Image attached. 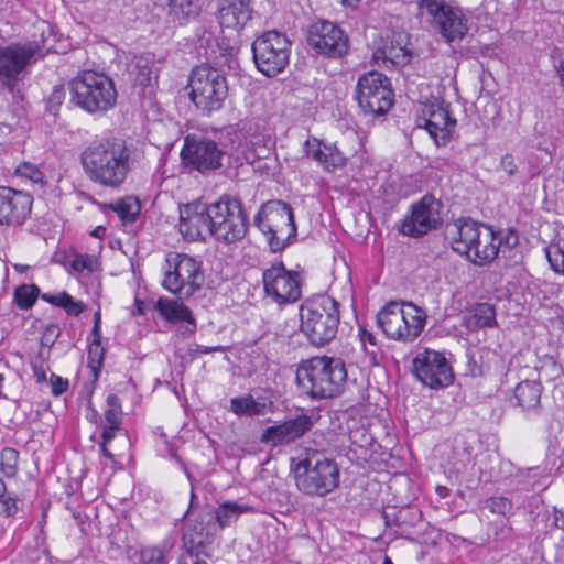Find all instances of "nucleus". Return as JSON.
<instances>
[{
  "label": "nucleus",
  "instance_id": "nucleus-3",
  "mask_svg": "<svg viewBox=\"0 0 564 564\" xmlns=\"http://www.w3.org/2000/svg\"><path fill=\"white\" fill-rule=\"evenodd\" d=\"M291 467L297 489L306 496L325 497L339 486V467L324 452L306 449Z\"/></svg>",
  "mask_w": 564,
  "mask_h": 564
},
{
  "label": "nucleus",
  "instance_id": "nucleus-24",
  "mask_svg": "<svg viewBox=\"0 0 564 564\" xmlns=\"http://www.w3.org/2000/svg\"><path fill=\"white\" fill-rule=\"evenodd\" d=\"M312 427V417L302 413L295 417L267 427L262 432L260 441L273 447L288 445L302 437Z\"/></svg>",
  "mask_w": 564,
  "mask_h": 564
},
{
  "label": "nucleus",
  "instance_id": "nucleus-6",
  "mask_svg": "<svg viewBox=\"0 0 564 564\" xmlns=\"http://www.w3.org/2000/svg\"><path fill=\"white\" fill-rule=\"evenodd\" d=\"M417 15L447 44L460 43L469 31L468 11L454 0H417Z\"/></svg>",
  "mask_w": 564,
  "mask_h": 564
},
{
  "label": "nucleus",
  "instance_id": "nucleus-17",
  "mask_svg": "<svg viewBox=\"0 0 564 564\" xmlns=\"http://www.w3.org/2000/svg\"><path fill=\"white\" fill-rule=\"evenodd\" d=\"M456 127V119L452 117L449 105L444 100L435 99L422 104L416 118V128L425 129L436 145L449 142Z\"/></svg>",
  "mask_w": 564,
  "mask_h": 564
},
{
  "label": "nucleus",
  "instance_id": "nucleus-28",
  "mask_svg": "<svg viewBox=\"0 0 564 564\" xmlns=\"http://www.w3.org/2000/svg\"><path fill=\"white\" fill-rule=\"evenodd\" d=\"M198 43L202 47L210 48L212 53L215 54V58H217V53L219 57L224 58V64L228 66V68H234L237 65V54L239 51L237 41H232L227 36H220L218 39H214L213 33L207 31L206 29L197 30Z\"/></svg>",
  "mask_w": 564,
  "mask_h": 564
},
{
  "label": "nucleus",
  "instance_id": "nucleus-61",
  "mask_svg": "<svg viewBox=\"0 0 564 564\" xmlns=\"http://www.w3.org/2000/svg\"><path fill=\"white\" fill-rule=\"evenodd\" d=\"M512 536V528L507 523H501L496 527L495 539L500 541H506L511 539Z\"/></svg>",
  "mask_w": 564,
  "mask_h": 564
},
{
  "label": "nucleus",
  "instance_id": "nucleus-10",
  "mask_svg": "<svg viewBox=\"0 0 564 564\" xmlns=\"http://www.w3.org/2000/svg\"><path fill=\"white\" fill-rule=\"evenodd\" d=\"M251 50L257 69L267 77L279 75L289 65L291 42L285 34L275 30L258 36Z\"/></svg>",
  "mask_w": 564,
  "mask_h": 564
},
{
  "label": "nucleus",
  "instance_id": "nucleus-14",
  "mask_svg": "<svg viewBox=\"0 0 564 564\" xmlns=\"http://www.w3.org/2000/svg\"><path fill=\"white\" fill-rule=\"evenodd\" d=\"M40 56L41 47L36 42L12 43L0 47V84L12 91L25 68Z\"/></svg>",
  "mask_w": 564,
  "mask_h": 564
},
{
  "label": "nucleus",
  "instance_id": "nucleus-51",
  "mask_svg": "<svg viewBox=\"0 0 564 564\" xmlns=\"http://www.w3.org/2000/svg\"><path fill=\"white\" fill-rule=\"evenodd\" d=\"M380 189H382V197L387 203L394 202L400 197V186L395 178H384Z\"/></svg>",
  "mask_w": 564,
  "mask_h": 564
},
{
  "label": "nucleus",
  "instance_id": "nucleus-16",
  "mask_svg": "<svg viewBox=\"0 0 564 564\" xmlns=\"http://www.w3.org/2000/svg\"><path fill=\"white\" fill-rule=\"evenodd\" d=\"M307 44L329 58L345 56L350 47L347 33L335 22L321 20L312 23L306 34Z\"/></svg>",
  "mask_w": 564,
  "mask_h": 564
},
{
  "label": "nucleus",
  "instance_id": "nucleus-49",
  "mask_svg": "<svg viewBox=\"0 0 564 564\" xmlns=\"http://www.w3.org/2000/svg\"><path fill=\"white\" fill-rule=\"evenodd\" d=\"M69 267L73 271L78 273L84 271L93 272L96 268V260L93 256L87 253H77L69 262Z\"/></svg>",
  "mask_w": 564,
  "mask_h": 564
},
{
  "label": "nucleus",
  "instance_id": "nucleus-41",
  "mask_svg": "<svg viewBox=\"0 0 564 564\" xmlns=\"http://www.w3.org/2000/svg\"><path fill=\"white\" fill-rule=\"evenodd\" d=\"M495 243L496 231L494 228H485L482 242L479 243L468 261L478 267L491 263L499 256V249Z\"/></svg>",
  "mask_w": 564,
  "mask_h": 564
},
{
  "label": "nucleus",
  "instance_id": "nucleus-53",
  "mask_svg": "<svg viewBox=\"0 0 564 564\" xmlns=\"http://www.w3.org/2000/svg\"><path fill=\"white\" fill-rule=\"evenodd\" d=\"M66 97V90L63 86L54 87L47 102V108L51 113H55L58 107L63 104Z\"/></svg>",
  "mask_w": 564,
  "mask_h": 564
},
{
  "label": "nucleus",
  "instance_id": "nucleus-19",
  "mask_svg": "<svg viewBox=\"0 0 564 564\" xmlns=\"http://www.w3.org/2000/svg\"><path fill=\"white\" fill-rule=\"evenodd\" d=\"M413 373L424 386L443 389L453 383L454 372L442 352L424 349L413 359Z\"/></svg>",
  "mask_w": 564,
  "mask_h": 564
},
{
  "label": "nucleus",
  "instance_id": "nucleus-25",
  "mask_svg": "<svg viewBox=\"0 0 564 564\" xmlns=\"http://www.w3.org/2000/svg\"><path fill=\"white\" fill-rule=\"evenodd\" d=\"M212 224H214L212 204L187 205L185 210H181L180 232L191 240L204 239L207 234L213 236Z\"/></svg>",
  "mask_w": 564,
  "mask_h": 564
},
{
  "label": "nucleus",
  "instance_id": "nucleus-38",
  "mask_svg": "<svg viewBox=\"0 0 564 564\" xmlns=\"http://www.w3.org/2000/svg\"><path fill=\"white\" fill-rule=\"evenodd\" d=\"M107 206L118 215L123 227L129 228V231L133 230V225L141 214V203L139 198L127 196Z\"/></svg>",
  "mask_w": 564,
  "mask_h": 564
},
{
  "label": "nucleus",
  "instance_id": "nucleus-2",
  "mask_svg": "<svg viewBox=\"0 0 564 564\" xmlns=\"http://www.w3.org/2000/svg\"><path fill=\"white\" fill-rule=\"evenodd\" d=\"M141 152L122 139H105L91 144L82 154V162L91 176H126L135 172Z\"/></svg>",
  "mask_w": 564,
  "mask_h": 564
},
{
  "label": "nucleus",
  "instance_id": "nucleus-26",
  "mask_svg": "<svg viewBox=\"0 0 564 564\" xmlns=\"http://www.w3.org/2000/svg\"><path fill=\"white\" fill-rule=\"evenodd\" d=\"M304 152L327 173L341 170L348 160L335 143H328L315 137L308 138L304 142Z\"/></svg>",
  "mask_w": 564,
  "mask_h": 564
},
{
  "label": "nucleus",
  "instance_id": "nucleus-55",
  "mask_svg": "<svg viewBox=\"0 0 564 564\" xmlns=\"http://www.w3.org/2000/svg\"><path fill=\"white\" fill-rule=\"evenodd\" d=\"M202 554H205V550L204 551L186 550L180 556V564H207L205 561H203L200 558Z\"/></svg>",
  "mask_w": 564,
  "mask_h": 564
},
{
  "label": "nucleus",
  "instance_id": "nucleus-1",
  "mask_svg": "<svg viewBox=\"0 0 564 564\" xmlns=\"http://www.w3.org/2000/svg\"><path fill=\"white\" fill-rule=\"evenodd\" d=\"M347 379L345 361L328 356H317L302 360L295 373V381L301 392L314 400L340 395L344 392Z\"/></svg>",
  "mask_w": 564,
  "mask_h": 564
},
{
  "label": "nucleus",
  "instance_id": "nucleus-8",
  "mask_svg": "<svg viewBox=\"0 0 564 564\" xmlns=\"http://www.w3.org/2000/svg\"><path fill=\"white\" fill-rule=\"evenodd\" d=\"M189 99L203 113L210 116L220 110L228 97L226 75L208 64L195 66L188 78Z\"/></svg>",
  "mask_w": 564,
  "mask_h": 564
},
{
  "label": "nucleus",
  "instance_id": "nucleus-12",
  "mask_svg": "<svg viewBox=\"0 0 564 564\" xmlns=\"http://www.w3.org/2000/svg\"><path fill=\"white\" fill-rule=\"evenodd\" d=\"M213 236L226 243L241 240L248 230V216L238 197L223 196L212 204Z\"/></svg>",
  "mask_w": 564,
  "mask_h": 564
},
{
  "label": "nucleus",
  "instance_id": "nucleus-54",
  "mask_svg": "<svg viewBox=\"0 0 564 564\" xmlns=\"http://www.w3.org/2000/svg\"><path fill=\"white\" fill-rule=\"evenodd\" d=\"M17 511V499L4 495L0 497V516L9 518L14 516Z\"/></svg>",
  "mask_w": 564,
  "mask_h": 564
},
{
  "label": "nucleus",
  "instance_id": "nucleus-30",
  "mask_svg": "<svg viewBox=\"0 0 564 564\" xmlns=\"http://www.w3.org/2000/svg\"><path fill=\"white\" fill-rule=\"evenodd\" d=\"M382 518L387 527H397L398 534L405 538L409 529L414 528L422 521V512L417 507L403 506L400 509L391 508L383 511Z\"/></svg>",
  "mask_w": 564,
  "mask_h": 564
},
{
  "label": "nucleus",
  "instance_id": "nucleus-21",
  "mask_svg": "<svg viewBox=\"0 0 564 564\" xmlns=\"http://www.w3.org/2000/svg\"><path fill=\"white\" fill-rule=\"evenodd\" d=\"M485 228H494L490 225L479 223L470 217H460L456 219L451 227H447V236L452 249L465 256L467 260L476 252L479 243L482 242Z\"/></svg>",
  "mask_w": 564,
  "mask_h": 564
},
{
  "label": "nucleus",
  "instance_id": "nucleus-62",
  "mask_svg": "<svg viewBox=\"0 0 564 564\" xmlns=\"http://www.w3.org/2000/svg\"><path fill=\"white\" fill-rule=\"evenodd\" d=\"M501 166L503 167V171L509 175H512L517 171V166L513 163V158L510 154H507L501 159Z\"/></svg>",
  "mask_w": 564,
  "mask_h": 564
},
{
  "label": "nucleus",
  "instance_id": "nucleus-63",
  "mask_svg": "<svg viewBox=\"0 0 564 564\" xmlns=\"http://www.w3.org/2000/svg\"><path fill=\"white\" fill-rule=\"evenodd\" d=\"M542 362H543V365L541 367L535 366V370H538L540 375L542 373V371L546 367H551L552 368V372L554 375L558 373L560 369H558V366H557V364H556V361L554 360L553 357H545Z\"/></svg>",
  "mask_w": 564,
  "mask_h": 564
},
{
  "label": "nucleus",
  "instance_id": "nucleus-13",
  "mask_svg": "<svg viewBox=\"0 0 564 564\" xmlns=\"http://www.w3.org/2000/svg\"><path fill=\"white\" fill-rule=\"evenodd\" d=\"M443 203L431 194L424 195L420 200L410 205L398 230L410 238H422L429 232L438 229L443 224Z\"/></svg>",
  "mask_w": 564,
  "mask_h": 564
},
{
  "label": "nucleus",
  "instance_id": "nucleus-35",
  "mask_svg": "<svg viewBox=\"0 0 564 564\" xmlns=\"http://www.w3.org/2000/svg\"><path fill=\"white\" fill-rule=\"evenodd\" d=\"M107 409L104 411V415L100 419L101 434H105V438H115L117 433L121 431L122 425V411L121 400L115 394H108L106 399Z\"/></svg>",
  "mask_w": 564,
  "mask_h": 564
},
{
  "label": "nucleus",
  "instance_id": "nucleus-18",
  "mask_svg": "<svg viewBox=\"0 0 564 564\" xmlns=\"http://www.w3.org/2000/svg\"><path fill=\"white\" fill-rule=\"evenodd\" d=\"M263 289L278 304L296 302L302 295L299 272L286 270L283 262H275L262 272Z\"/></svg>",
  "mask_w": 564,
  "mask_h": 564
},
{
  "label": "nucleus",
  "instance_id": "nucleus-44",
  "mask_svg": "<svg viewBox=\"0 0 564 564\" xmlns=\"http://www.w3.org/2000/svg\"><path fill=\"white\" fill-rule=\"evenodd\" d=\"M519 243V237L516 230H498L496 231V246L499 249V254L503 258H511L513 249Z\"/></svg>",
  "mask_w": 564,
  "mask_h": 564
},
{
  "label": "nucleus",
  "instance_id": "nucleus-23",
  "mask_svg": "<svg viewBox=\"0 0 564 564\" xmlns=\"http://www.w3.org/2000/svg\"><path fill=\"white\" fill-rule=\"evenodd\" d=\"M33 198L23 191L0 186V224L19 226L31 213Z\"/></svg>",
  "mask_w": 564,
  "mask_h": 564
},
{
  "label": "nucleus",
  "instance_id": "nucleus-31",
  "mask_svg": "<svg viewBox=\"0 0 564 564\" xmlns=\"http://www.w3.org/2000/svg\"><path fill=\"white\" fill-rule=\"evenodd\" d=\"M543 387L540 380H522L513 390L514 405L524 412L538 413L541 408Z\"/></svg>",
  "mask_w": 564,
  "mask_h": 564
},
{
  "label": "nucleus",
  "instance_id": "nucleus-5",
  "mask_svg": "<svg viewBox=\"0 0 564 564\" xmlns=\"http://www.w3.org/2000/svg\"><path fill=\"white\" fill-rule=\"evenodd\" d=\"M253 226L264 236L272 253L282 252L296 241L297 228L290 204L269 200L253 217Z\"/></svg>",
  "mask_w": 564,
  "mask_h": 564
},
{
  "label": "nucleus",
  "instance_id": "nucleus-45",
  "mask_svg": "<svg viewBox=\"0 0 564 564\" xmlns=\"http://www.w3.org/2000/svg\"><path fill=\"white\" fill-rule=\"evenodd\" d=\"M19 452L13 447H4L1 451L0 469L8 478H12L18 473Z\"/></svg>",
  "mask_w": 564,
  "mask_h": 564
},
{
  "label": "nucleus",
  "instance_id": "nucleus-29",
  "mask_svg": "<svg viewBox=\"0 0 564 564\" xmlns=\"http://www.w3.org/2000/svg\"><path fill=\"white\" fill-rule=\"evenodd\" d=\"M404 303L390 301L377 314V324L387 337L402 341Z\"/></svg>",
  "mask_w": 564,
  "mask_h": 564
},
{
  "label": "nucleus",
  "instance_id": "nucleus-37",
  "mask_svg": "<svg viewBox=\"0 0 564 564\" xmlns=\"http://www.w3.org/2000/svg\"><path fill=\"white\" fill-rule=\"evenodd\" d=\"M159 314L169 322H187L195 325L191 310L182 302L167 297H160L155 304Z\"/></svg>",
  "mask_w": 564,
  "mask_h": 564
},
{
  "label": "nucleus",
  "instance_id": "nucleus-32",
  "mask_svg": "<svg viewBox=\"0 0 564 564\" xmlns=\"http://www.w3.org/2000/svg\"><path fill=\"white\" fill-rule=\"evenodd\" d=\"M167 22L173 28L183 26L196 19L202 10V0H167Z\"/></svg>",
  "mask_w": 564,
  "mask_h": 564
},
{
  "label": "nucleus",
  "instance_id": "nucleus-15",
  "mask_svg": "<svg viewBox=\"0 0 564 564\" xmlns=\"http://www.w3.org/2000/svg\"><path fill=\"white\" fill-rule=\"evenodd\" d=\"M224 154L217 142L203 133L187 134L181 150L184 166L199 173L220 167Z\"/></svg>",
  "mask_w": 564,
  "mask_h": 564
},
{
  "label": "nucleus",
  "instance_id": "nucleus-56",
  "mask_svg": "<svg viewBox=\"0 0 564 564\" xmlns=\"http://www.w3.org/2000/svg\"><path fill=\"white\" fill-rule=\"evenodd\" d=\"M65 306H63L62 308H64L68 315L78 316L80 313H83L85 306L80 301H76L69 294L67 297H65Z\"/></svg>",
  "mask_w": 564,
  "mask_h": 564
},
{
  "label": "nucleus",
  "instance_id": "nucleus-58",
  "mask_svg": "<svg viewBox=\"0 0 564 564\" xmlns=\"http://www.w3.org/2000/svg\"><path fill=\"white\" fill-rule=\"evenodd\" d=\"M51 384H52V393L54 395H61L67 390L68 380L63 379L62 377L53 373L51 376Z\"/></svg>",
  "mask_w": 564,
  "mask_h": 564
},
{
  "label": "nucleus",
  "instance_id": "nucleus-50",
  "mask_svg": "<svg viewBox=\"0 0 564 564\" xmlns=\"http://www.w3.org/2000/svg\"><path fill=\"white\" fill-rule=\"evenodd\" d=\"M485 507L492 513L507 516L512 510V502L506 497H490L485 501Z\"/></svg>",
  "mask_w": 564,
  "mask_h": 564
},
{
  "label": "nucleus",
  "instance_id": "nucleus-60",
  "mask_svg": "<svg viewBox=\"0 0 564 564\" xmlns=\"http://www.w3.org/2000/svg\"><path fill=\"white\" fill-rule=\"evenodd\" d=\"M39 172L37 167L35 165L29 164L24 162L23 164L19 165L15 169L13 176H34Z\"/></svg>",
  "mask_w": 564,
  "mask_h": 564
},
{
  "label": "nucleus",
  "instance_id": "nucleus-48",
  "mask_svg": "<svg viewBox=\"0 0 564 564\" xmlns=\"http://www.w3.org/2000/svg\"><path fill=\"white\" fill-rule=\"evenodd\" d=\"M140 564H167L163 546H148L140 552Z\"/></svg>",
  "mask_w": 564,
  "mask_h": 564
},
{
  "label": "nucleus",
  "instance_id": "nucleus-9",
  "mask_svg": "<svg viewBox=\"0 0 564 564\" xmlns=\"http://www.w3.org/2000/svg\"><path fill=\"white\" fill-rule=\"evenodd\" d=\"M162 285L180 299H188L200 290L205 278L202 263L185 253H169Z\"/></svg>",
  "mask_w": 564,
  "mask_h": 564
},
{
  "label": "nucleus",
  "instance_id": "nucleus-33",
  "mask_svg": "<svg viewBox=\"0 0 564 564\" xmlns=\"http://www.w3.org/2000/svg\"><path fill=\"white\" fill-rule=\"evenodd\" d=\"M412 52L403 46L400 42L393 40L386 43L382 47L373 53V59L377 64L382 61L384 67L399 68L408 65L411 62Z\"/></svg>",
  "mask_w": 564,
  "mask_h": 564
},
{
  "label": "nucleus",
  "instance_id": "nucleus-42",
  "mask_svg": "<svg viewBox=\"0 0 564 564\" xmlns=\"http://www.w3.org/2000/svg\"><path fill=\"white\" fill-rule=\"evenodd\" d=\"M134 80L142 87L151 86L152 79L158 78L156 61L152 54L135 56L133 59Z\"/></svg>",
  "mask_w": 564,
  "mask_h": 564
},
{
  "label": "nucleus",
  "instance_id": "nucleus-34",
  "mask_svg": "<svg viewBox=\"0 0 564 564\" xmlns=\"http://www.w3.org/2000/svg\"><path fill=\"white\" fill-rule=\"evenodd\" d=\"M426 313L412 302L404 303V318L402 323V341H413L423 332L426 324Z\"/></svg>",
  "mask_w": 564,
  "mask_h": 564
},
{
  "label": "nucleus",
  "instance_id": "nucleus-4",
  "mask_svg": "<svg viewBox=\"0 0 564 564\" xmlns=\"http://www.w3.org/2000/svg\"><path fill=\"white\" fill-rule=\"evenodd\" d=\"M340 303L321 294L305 300L300 306V330L316 347H324L336 338L340 323Z\"/></svg>",
  "mask_w": 564,
  "mask_h": 564
},
{
  "label": "nucleus",
  "instance_id": "nucleus-39",
  "mask_svg": "<svg viewBox=\"0 0 564 564\" xmlns=\"http://www.w3.org/2000/svg\"><path fill=\"white\" fill-rule=\"evenodd\" d=\"M496 310L487 302L477 303L469 310L466 327L470 330L497 327Z\"/></svg>",
  "mask_w": 564,
  "mask_h": 564
},
{
  "label": "nucleus",
  "instance_id": "nucleus-64",
  "mask_svg": "<svg viewBox=\"0 0 564 564\" xmlns=\"http://www.w3.org/2000/svg\"><path fill=\"white\" fill-rule=\"evenodd\" d=\"M553 514H554V525L564 531V506L563 507H554L553 508Z\"/></svg>",
  "mask_w": 564,
  "mask_h": 564
},
{
  "label": "nucleus",
  "instance_id": "nucleus-7",
  "mask_svg": "<svg viewBox=\"0 0 564 564\" xmlns=\"http://www.w3.org/2000/svg\"><path fill=\"white\" fill-rule=\"evenodd\" d=\"M70 101L88 113H104L117 102L113 80L102 73L84 70L69 82Z\"/></svg>",
  "mask_w": 564,
  "mask_h": 564
},
{
  "label": "nucleus",
  "instance_id": "nucleus-40",
  "mask_svg": "<svg viewBox=\"0 0 564 564\" xmlns=\"http://www.w3.org/2000/svg\"><path fill=\"white\" fill-rule=\"evenodd\" d=\"M252 508L248 505H240L235 501H225L220 503L217 508H212V513L214 517V521L217 528V531H221L227 527H230L235 523L239 517L248 511H251Z\"/></svg>",
  "mask_w": 564,
  "mask_h": 564
},
{
  "label": "nucleus",
  "instance_id": "nucleus-57",
  "mask_svg": "<svg viewBox=\"0 0 564 564\" xmlns=\"http://www.w3.org/2000/svg\"><path fill=\"white\" fill-rule=\"evenodd\" d=\"M535 468H530L528 470H519L517 474V482L519 486V489L521 490H530L533 488V481L530 480L531 474L535 471Z\"/></svg>",
  "mask_w": 564,
  "mask_h": 564
},
{
  "label": "nucleus",
  "instance_id": "nucleus-27",
  "mask_svg": "<svg viewBox=\"0 0 564 564\" xmlns=\"http://www.w3.org/2000/svg\"><path fill=\"white\" fill-rule=\"evenodd\" d=\"M216 18L221 28L240 32L253 15L251 0H216Z\"/></svg>",
  "mask_w": 564,
  "mask_h": 564
},
{
  "label": "nucleus",
  "instance_id": "nucleus-46",
  "mask_svg": "<svg viewBox=\"0 0 564 564\" xmlns=\"http://www.w3.org/2000/svg\"><path fill=\"white\" fill-rule=\"evenodd\" d=\"M547 261L554 272L564 274V240L551 243L546 249Z\"/></svg>",
  "mask_w": 564,
  "mask_h": 564
},
{
  "label": "nucleus",
  "instance_id": "nucleus-11",
  "mask_svg": "<svg viewBox=\"0 0 564 564\" xmlns=\"http://www.w3.org/2000/svg\"><path fill=\"white\" fill-rule=\"evenodd\" d=\"M393 97L391 82L384 74L370 70L358 78L355 98L365 115H386L393 105Z\"/></svg>",
  "mask_w": 564,
  "mask_h": 564
},
{
  "label": "nucleus",
  "instance_id": "nucleus-36",
  "mask_svg": "<svg viewBox=\"0 0 564 564\" xmlns=\"http://www.w3.org/2000/svg\"><path fill=\"white\" fill-rule=\"evenodd\" d=\"M268 404L271 406L272 402H268L267 398L264 397L254 399L251 394H243L241 397H235L230 399L229 411L239 417L260 416L268 412Z\"/></svg>",
  "mask_w": 564,
  "mask_h": 564
},
{
  "label": "nucleus",
  "instance_id": "nucleus-52",
  "mask_svg": "<svg viewBox=\"0 0 564 564\" xmlns=\"http://www.w3.org/2000/svg\"><path fill=\"white\" fill-rule=\"evenodd\" d=\"M61 327L55 323H50L45 326L41 343L43 346L52 347L61 336Z\"/></svg>",
  "mask_w": 564,
  "mask_h": 564
},
{
  "label": "nucleus",
  "instance_id": "nucleus-22",
  "mask_svg": "<svg viewBox=\"0 0 564 564\" xmlns=\"http://www.w3.org/2000/svg\"><path fill=\"white\" fill-rule=\"evenodd\" d=\"M217 533L212 508L200 510L194 518H187L183 531V545L185 550L204 551Z\"/></svg>",
  "mask_w": 564,
  "mask_h": 564
},
{
  "label": "nucleus",
  "instance_id": "nucleus-59",
  "mask_svg": "<svg viewBox=\"0 0 564 564\" xmlns=\"http://www.w3.org/2000/svg\"><path fill=\"white\" fill-rule=\"evenodd\" d=\"M68 296V293L67 292H61L58 294H50V293H44L42 294V300H44L45 302L54 305V306H57V307H63L65 306V297Z\"/></svg>",
  "mask_w": 564,
  "mask_h": 564
},
{
  "label": "nucleus",
  "instance_id": "nucleus-20",
  "mask_svg": "<svg viewBox=\"0 0 564 564\" xmlns=\"http://www.w3.org/2000/svg\"><path fill=\"white\" fill-rule=\"evenodd\" d=\"M485 228H494L490 225L479 223L470 217H460L456 219L451 227H447V236L452 249L465 256L467 260L476 252L479 243L482 242Z\"/></svg>",
  "mask_w": 564,
  "mask_h": 564
},
{
  "label": "nucleus",
  "instance_id": "nucleus-43",
  "mask_svg": "<svg viewBox=\"0 0 564 564\" xmlns=\"http://www.w3.org/2000/svg\"><path fill=\"white\" fill-rule=\"evenodd\" d=\"M39 294L40 289L35 284H22L14 290L13 302L20 310H30Z\"/></svg>",
  "mask_w": 564,
  "mask_h": 564
},
{
  "label": "nucleus",
  "instance_id": "nucleus-47",
  "mask_svg": "<svg viewBox=\"0 0 564 564\" xmlns=\"http://www.w3.org/2000/svg\"><path fill=\"white\" fill-rule=\"evenodd\" d=\"M105 348L101 343H90L88 347V367L91 369L95 378L99 376L104 364Z\"/></svg>",
  "mask_w": 564,
  "mask_h": 564
}]
</instances>
